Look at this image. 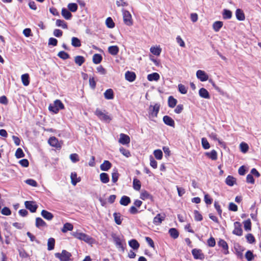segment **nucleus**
Instances as JSON below:
<instances>
[{
  "instance_id": "f257e3e1",
  "label": "nucleus",
  "mask_w": 261,
  "mask_h": 261,
  "mask_svg": "<svg viewBox=\"0 0 261 261\" xmlns=\"http://www.w3.org/2000/svg\"><path fill=\"white\" fill-rule=\"evenodd\" d=\"M111 236L116 247L120 249L122 252H124L126 246L125 240L122 239L116 233H113L112 234Z\"/></svg>"
},
{
  "instance_id": "f03ea898",
  "label": "nucleus",
  "mask_w": 261,
  "mask_h": 261,
  "mask_svg": "<svg viewBox=\"0 0 261 261\" xmlns=\"http://www.w3.org/2000/svg\"><path fill=\"white\" fill-rule=\"evenodd\" d=\"M64 109V106L62 102L59 99H56L54 101V103L50 104L48 107V110L57 114L59 112L60 110H63Z\"/></svg>"
},
{
  "instance_id": "7ed1b4c3",
  "label": "nucleus",
  "mask_w": 261,
  "mask_h": 261,
  "mask_svg": "<svg viewBox=\"0 0 261 261\" xmlns=\"http://www.w3.org/2000/svg\"><path fill=\"white\" fill-rule=\"evenodd\" d=\"M94 114L101 121L109 122L111 120V118L106 110L102 111L97 108L96 109Z\"/></svg>"
},
{
  "instance_id": "20e7f679",
  "label": "nucleus",
  "mask_w": 261,
  "mask_h": 261,
  "mask_svg": "<svg viewBox=\"0 0 261 261\" xmlns=\"http://www.w3.org/2000/svg\"><path fill=\"white\" fill-rule=\"evenodd\" d=\"M71 235L75 238L77 239L83 241L87 243H91L92 241V238L88 236V234L83 233L79 232L77 231L73 232Z\"/></svg>"
},
{
  "instance_id": "39448f33",
  "label": "nucleus",
  "mask_w": 261,
  "mask_h": 261,
  "mask_svg": "<svg viewBox=\"0 0 261 261\" xmlns=\"http://www.w3.org/2000/svg\"><path fill=\"white\" fill-rule=\"evenodd\" d=\"M55 256L60 261H70L72 254L66 250H63L61 253H55Z\"/></svg>"
},
{
  "instance_id": "423d86ee",
  "label": "nucleus",
  "mask_w": 261,
  "mask_h": 261,
  "mask_svg": "<svg viewBox=\"0 0 261 261\" xmlns=\"http://www.w3.org/2000/svg\"><path fill=\"white\" fill-rule=\"evenodd\" d=\"M160 103H156L153 106L150 105L149 107V115L153 117H156L160 109Z\"/></svg>"
},
{
  "instance_id": "0eeeda50",
  "label": "nucleus",
  "mask_w": 261,
  "mask_h": 261,
  "mask_svg": "<svg viewBox=\"0 0 261 261\" xmlns=\"http://www.w3.org/2000/svg\"><path fill=\"white\" fill-rule=\"evenodd\" d=\"M123 19L124 23L130 26L133 24V20L132 15L128 11L123 10Z\"/></svg>"
},
{
  "instance_id": "6e6552de",
  "label": "nucleus",
  "mask_w": 261,
  "mask_h": 261,
  "mask_svg": "<svg viewBox=\"0 0 261 261\" xmlns=\"http://www.w3.org/2000/svg\"><path fill=\"white\" fill-rule=\"evenodd\" d=\"M24 205L31 213L36 212L38 208V205L34 201H26L24 202Z\"/></svg>"
},
{
  "instance_id": "1a4fd4ad",
  "label": "nucleus",
  "mask_w": 261,
  "mask_h": 261,
  "mask_svg": "<svg viewBox=\"0 0 261 261\" xmlns=\"http://www.w3.org/2000/svg\"><path fill=\"white\" fill-rule=\"evenodd\" d=\"M192 253L195 259L203 260L205 258V255L201 249H193L192 250Z\"/></svg>"
},
{
  "instance_id": "9d476101",
  "label": "nucleus",
  "mask_w": 261,
  "mask_h": 261,
  "mask_svg": "<svg viewBox=\"0 0 261 261\" xmlns=\"http://www.w3.org/2000/svg\"><path fill=\"white\" fill-rule=\"evenodd\" d=\"M196 76L198 79L201 82H204L208 80V76L204 71L201 70H197L196 72Z\"/></svg>"
},
{
  "instance_id": "9b49d317",
  "label": "nucleus",
  "mask_w": 261,
  "mask_h": 261,
  "mask_svg": "<svg viewBox=\"0 0 261 261\" xmlns=\"http://www.w3.org/2000/svg\"><path fill=\"white\" fill-rule=\"evenodd\" d=\"M118 142L122 145L128 144L130 142V139L128 135L121 133L120 134V138Z\"/></svg>"
},
{
  "instance_id": "f8f14e48",
  "label": "nucleus",
  "mask_w": 261,
  "mask_h": 261,
  "mask_svg": "<svg viewBox=\"0 0 261 261\" xmlns=\"http://www.w3.org/2000/svg\"><path fill=\"white\" fill-rule=\"evenodd\" d=\"M163 121L164 123L172 127H175V122L174 120L168 115H165L163 118Z\"/></svg>"
},
{
  "instance_id": "ddd939ff",
  "label": "nucleus",
  "mask_w": 261,
  "mask_h": 261,
  "mask_svg": "<svg viewBox=\"0 0 261 261\" xmlns=\"http://www.w3.org/2000/svg\"><path fill=\"white\" fill-rule=\"evenodd\" d=\"M48 144L53 146L56 148H60L61 145L59 143L58 140L55 137H51L48 140Z\"/></svg>"
},
{
  "instance_id": "4468645a",
  "label": "nucleus",
  "mask_w": 261,
  "mask_h": 261,
  "mask_svg": "<svg viewBox=\"0 0 261 261\" xmlns=\"http://www.w3.org/2000/svg\"><path fill=\"white\" fill-rule=\"evenodd\" d=\"M140 198L143 200L150 199L151 201H153V197L147 191H143L140 194Z\"/></svg>"
},
{
  "instance_id": "2eb2a0df",
  "label": "nucleus",
  "mask_w": 261,
  "mask_h": 261,
  "mask_svg": "<svg viewBox=\"0 0 261 261\" xmlns=\"http://www.w3.org/2000/svg\"><path fill=\"white\" fill-rule=\"evenodd\" d=\"M35 225L36 227L38 228L47 226L46 223L40 217H37L36 218Z\"/></svg>"
},
{
  "instance_id": "dca6fc26",
  "label": "nucleus",
  "mask_w": 261,
  "mask_h": 261,
  "mask_svg": "<svg viewBox=\"0 0 261 261\" xmlns=\"http://www.w3.org/2000/svg\"><path fill=\"white\" fill-rule=\"evenodd\" d=\"M41 215L44 219L48 221L51 220L54 218V215L52 213L45 210H43L41 211Z\"/></svg>"
},
{
  "instance_id": "f3484780",
  "label": "nucleus",
  "mask_w": 261,
  "mask_h": 261,
  "mask_svg": "<svg viewBox=\"0 0 261 261\" xmlns=\"http://www.w3.org/2000/svg\"><path fill=\"white\" fill-rule=\"evenodd\" d=\"M112 167V164L107 160L104 161L102 164L100 166V168L102 171H108Z\"/></svg>"
},
{
  "instance_id": "a211bd4d",
  "label": "nucleus",
  "mask_w": 261,
  "mask_h": 261,
  "mask_svg": "<svg viewBox=\"0 0 261 261\" xmlns=\"http://www.w3.org/2000/svg\"><path fill=\"white\" fill-rule=\"evenodd\" d=\"M205 155L212 160L215 161L217 159V152L215 150H212L210 152L204 153Z\"/></svg>"
},
{
  "instance_id": "6ab92c4d",
  "label": "nucleus",
  "mask_w": 261,
  "mask_h": 261,
  "mask_svg": "<svg viewBox=\"0 0 261 261\" xmlns=\"http://www.w3.org/2000/svg\"><path fill=\"white\" fill-rule=\"evenodd\" d=\"M199 96L203 98L209 99L210 98V95L206 89L204 88H201L199 90Z\"/></svg>"
},
{
  "instance_id": "aec40b11",
  "label": "nucleus",
  "mask_w": 261,
  "mask_h": 261,
  "mask_svg": "<svg viewBox=\"0 0 261 261\" xmlns=\"http://www.w3.org/2000/svg\"><path fill=\"white\" fill-rule=\"evenodd\" d=\"M165 214H163V216H161L160 214H157V215L154 218L153 222L155 225L160 224L162 221L165 219Z\"/></svg>"
},
{
  "instance_id": "412c9836",
  "label": "nucleus",
  "mask_w": 261,
  "mask_h": 261,
  "mask_svg": "<svg viewBox=\"0 0 261 261\" xmlns=\"http://www.w3.org/2000/svg\"><path fill=\"white\" fill-rule=\"evenodd\" d=\"M243 249H241V247L238 244H235L234 247V252L236 253L238 257L242 258Z\"/></svg>"
},
{
  "instance_id": "4be33fe9",
  "label": "nucleus",
  "mask_w": 261,
  "mask_h": 261,
  "mask_svg": "<svg viewBox=\"0 0 261 261\" xmlns=\"http://www.w3.org/2000/svg\"><path fill=\"white\" fill-rule=\"evenodd\" d=\"M136 74L134 72L127 71L125 74V79L129 82H133L136 79Z\"/></svg>"
},
{
  "instance_id": "5701e85b",
  "label": "nucleus",
  "mask_w": 261,
  "mask_h": 261,
  "mask_svg": "<svg viewBox=\"0 0 261 261\" xmlns=\"http://www.w3.org/2000/svg\"><path fill=\"white\" fill-rule=\"evenodd\" d=\"M236 16L237 19L240 21L244 20L245 19V14L243 10L240 9H238L236 10Z\"/></svg>"
},
{
  "instance_id": "b1692460",
  "label": "nucleus",
  "mask_w": 261,
  "mask_h": 261,
  "mask_svg": "<svg viewBox=\"0 0 261 261\" xmlns=\"http://www.w3.org/2000/svg\"><path fill=\"white\" fill-rule=\"evenodd\" d=\"M131 202L130 198L127 196L124 195L121 197L120 200V204L123 206L128 205Z\"/></svg>"
},
{
  "instance_id": "393cba45",
  "label": "nucleus",
  "mask_w": 261,
  "mask_h": 261,
  "mask_svg": "<svg viewBox=\"0 0 261 261\" xmlns=\"http://www.w3.org/2000/svg\"><path fill=\"white\" fill-rule=\"evenodd\" d=\"M177 103L176 99L173 97L172 96H170L168 99V107L171 108H173L175 107Z\"/></svg>"
},
{
  "instance_id": "a878e982",
  "label": "nucleus",
  "mask_w": 261,
  "mask_h": 261,
  "mask_svg": "<svg viewBox=\"0 0 261 261\" xmlns=\"http://www.w3.org/2000/svg\"><path fill=\"white\" fill-rule=\"evenodd\" d=\"M70 178L71 180V184L73 186H75L77 182L81 181L80 177H77V174L75 172L71 173Z\"/></svg>"
},
{
  "instance_id": "bb28decb",
  "label": "nucleus",
  "mask_w": 261,
  "mask_h": 261,
  "mask_svg": "<svg viewBox=\"0 0 261 261\" xmlns=\"http://www.w3.org/2000/svg\"><path fill=\"white\" fill-rule=\"evenodd\" d=\"M119 50V47L117 45L110 46L108 48L109 53L113 56L117 55Z\"/></svg>"
},
{
  "instance_id": "cd10ccee",
  "label": "nucleus",
  "mask_w": 261,
  "mask_h": 261,
  "mask_svg": "<svg viewBox=\"0 0 261 261\" xmlns=\"http://www.w3.org/2000/svg\"><path fill=\"white\" fill-rule=\"evenodd\" d=\"M61 14L63 17L67 20L70 19L72 17V14L69 10L64 8L62 9Z\"/></svg>"
},
{
  "instance_id": "c85d7f7f",
  "label": "nucleus",
  "mask_w": 261,
  "mask_h": 261,
  "mask_svg": "<svg viewBox=\"0 0 261 261\" xmlns=\"http://www.w3.org/2000/svg\"><path fill=\"white\" fill-rule=\"evenodd\" d=\"M73 226L70 223H66L64 224L63 228L61 229V231L63 233H66L67 231H71L73 229Z\"/></svg>"
},
{
  "instance_id": "c756f323",
  "label": "nucleus",
  "mask_w": 261,
  "mask_h": 261,
  "mask_svg": "<svg viewBox=\"0 0 261 261\" xmlns=\"http://www.w3.org/2000/svg\"><path fill=\"white\" fill-rule=\"evenodd\" d=\"M218 245L219 246L222 247L224 250L225 254H227L228 253V245L226 241L220 239L218 243Z\"/></svg>"
},
{
  "instance_id": "7c9ffc66",
  "label": "nucleus",
  "mask_w": 261,
  "mask_h": 261,
  "mask_svg": "<svg viewBox=\"0 0 261 261\" xmlns=\"http://www.w3.org/2000/svg\"><path fill=\"white\" fill-rule=\"evenodd\" d=\"M55 246V240L53 238H49L47 241V250L49 251L54 249Z\"/></svg>"
},
{
  "instance_id": "2f4dec72",
  "label": "nucleus",
  "mask_w": 261,
  "mask_h": 261,
  "mask_svg": "<svg viewBox=\"0 0 261 261\" xmlns=\"http://www.w3.org/2000/svg\"><path fill=\"white\" fill-rule=\"evenodd\" d=\"M99 177L101 182L103 184H107L109 182L110 180L108 174L105 172L100 173Z\"/></svg>"
},
{
  "instance_id": "473e14b6",
  "label": "nucleus",
  "mask_w": 261,
  "mask_h": 261,
  "mask_svg": "<svg viewBox=\"0 0 261 261\" xmlns=\"http://www.w3.org/2000/svg\"><path fill=\"white\" fill-rule=\"evenodd\" d=\"M105 98L107 99H112L114 98V92L112 89H107L104 93Z\"/></svg>"
},
{
  "instance_id": "72a5a7b5",
  "label": "nucleus",
  "mask_w": 261,
  "mask_h": 261,
  "mask_svg": "<svg viewBox=\"0 0 261 261\" xmlns=\"http://www.w3.org/2000/svg\"><path fill=\"white\" fill-rule=\"evenodd\" d=\"M159 79L160 75L156 72H154L147 75V79L149 81H157L159 80Z\"/></svg>"
},
{
  "instance_id": "f704fd0d",
  "label": "nucleus",
  "mask_w": 261,
  "mask_h": 261,
  "mask_svg": "<svg viewBox=\"0 0 261 261\" xmlns=\"http://www.w3.org/2000/svg\"><path fill=\"white\" fill-rule=\"evenodd\" d=\"M170 236L174 239H177L179 236V232L176 228H172L169 230Z\"/></svg>"
},
{
  "instance_id": "c9c22d12",
  "label": "nucleus",
  "mask_w": 261,
  "mask_h": 261,
  "mask_svg": "<svg viewBox=\"0 0 261 261\" xmlns=\"http://www.w3.org/2000/svg\"><path fill=\"white\" fill-rule=\"evenodd\" d=\"M128 244L130 247L134 249H138L139 248L140 244L135 239H132L128 242Z\"/></svg>"
},
{
  "instance_id": "e433bc0d",
  "label": "nucleus",
  "mask_w": 261,
  "mask_h": 261,
  "mask_svg": "<svg viewBox=\"0 0 261 261\" xmlns=\"http://www.w3.org/2000/svg\"><path fill=\"white\" fill-rule=\"evenodd\" d=\"M141 187V181L138 179L135 178L133 180V188L136 191H139Z\"/></svg>"
},
{
  "instance_id": "4c0bfd02",
  "label": "nucleus",
  "mask_w": 261,
  "mask_h": 261,
  "mask_svg": "<svg viewBox=\"0 0 261 261\" xmlns=\"http://www.w3.org/2000/svg\"><path fill=\"white\" fill-rule=\"evenodd\" d=\"M71 45L75 47H80L81 46L80 40L77 37H73L71 38Z\"/></svg>"
},
{
  "instance_id": "58836bf2",
  "label": "nucleus",
  "mask_w": 261,
  "mask_h": 261,
  "mask_svg": "<svg viewBox=\"0 0 261 261\" xmlns=\"http://www.w3.org/2000/svg\"><path fill=\"white\" fill-rule=\"evenodd\" d=\"M150 52L155 56H159L161 53L162 49L160 47L152 46L150 48Z\"/></svg>"
},
{
  "instance_id": "ea45409f",
  "label": "nucleus",
  "mask_w": 261,
  "mask_h": 261,
  "mask_svg": "<svg viewBox=\"0 0 261 261\" xmlns=\"http://www.w3.org/2000/svg\"><path fill=\"white\" fill-rule=\"evenodd\" d=\"M114 220L117 225H121L122 223V219L121 218V214L119 213H114L113 214Z\"/></svg>"
},
{
  "instance_id": "a19ab883",
  "label": "nucleus",
  "mask_w": 261,
  "mask_h": 261,
  "mask_svg": "<svg viewBox=\"0 0 261 261\" xmlns=\"http://www.w3.org/2000/svg\"><path fill=\"white\" fill-rule=\"evenodd\" d=\"M102 58L101 55L98 54H95L93 56V62L96 64H98L101 62Z\"/></svg>"
},
{
  "instance_id": "79ce46f5",
  "label": "nucleus",
  "mask_w": 261,
  "mask_h": 261,
  "mask_svg": "<svg viewBox=\"0 0 261 261\" xmlns=\"http://www.w3.org/2000/svg\"><path fill=\"white\" fill-rule=\"evenodd\" d=\"M85 61V58L81 56H77L74 58L75 63L79 66H81Z\"/></svg>"
},
{
  "instance_id": "37998d69",
  "label": "nucleus",
  "mask_w": 261,
  "mask_h": 261,
  "mask_svg": "<svg viewBox=\"0 0 261 261\" xmlns=\"http://www.w3.org/2000/svg\"><path fill=\"white\" fill-rule=\"evenodd\" d=\"M223 26V22L222 21H215L213 25V29L216 32H218L220 29L222 28Z\"/></svg>"
},
{
  "instance_id": "c03bdc74",
  "label": "nucleus",
  "mask_w": 261,
  "mask_h": 261,
  "mask_svg": "<svg viewBox=\"0 0 261 261\" xmlns=\"http://www.w3.org/2000/svg\"><path fill=\"white\" fill-rule=\"evenodd\" d=\"M56 24L57 26L62 27L63 29L68 28L67 23L63 20L57 19L56 22Z\"/></svg>"
},
{
  "instance_id": "a18cd8bd",
  "label": "nucleus",
  "mask_w": 261,
  "mask_h": 261,
  "mask_svg": "<svg viewBox=\"0 0 261 261\" xmlns=\"http://www.w3.org/2000/svg\"><path fill=\"white\" fill-rule=\"evenodd\" d=\"M106 24L109 28L112 29L115 27V23L114 22L112 18L110 17L107 18L106 20Z\"/></svg>"
},
{
  "instance_id": "49530a36",
  "label": "nucleus",
  "mask_w": 261,
  "mask_h": 261,
  "mask_svg": "<svg viewBox=\"0 0 261 261\" xmlns=\"http://www.w3.org/2000/svg\"><path fill=\"white\" fill-rule=\"evenodd\" d=\"M68 10L72 12H75L77 10V5L75 3H69L67 6Z\"/></svg>"
},
{
  "instance_id": "de8ad7c7",
  "label": "nucleus",
  "mask_w": 261,
  "mask_h": 261,
  "mask_svg": "<svg viewBox=\"0 0 261 261\" xmlns=\"http://www.w3.org/2000/svg\"><path fill=\"white\" fill-rule=\"evenodd\" d=\"M240 148L241 151L243 153H246L248 150L249 146L247 143H246L245 142H242L240 144Z\"/></svg>"
},
{
  "instance_id": "09e8293b",
  "label": "nucleus",
  "mask_w": 261,
  "mask_h": 261,
  "mask_svg": "<svg viewBox=\"0 0 261 261\" xmlns=\"http://www.w3.org/2000/svg\"><path fill=\"white\" fill-rule=\"evenodd\" d=\"M15 155L17 159H19L24 157L25 154L22 149L20 148H18L15 152Z\"/></svg>"
},
{
  "instance_id": "8fccbe9b",
  "label": "nucleus",
  "mask_w": 261,
  "mask_h": 261,
  "mask_svg": "<svg viewBox=\"0 0 261 261\" xmlns=\"http://www.w3.org/2000/svg\"><path fill=\"white\" fill-rule=\"evenodd\" d=\"M194 219L195 221H201L203 219L202 215L197 211L195 210L194 211Z\"/></svg>"
},
{
  "instance_id": "3c124183",
  "label": "nucleus",
  "mask_w": 261,
  "mask_h": 261,
  "mask_svg": "<svg viewBox=\"0 0 261 261\" xmlns=\"http://www.w3.org/2000/svg\"><path fill=\"white\" fill-rule=\"evenodd\" d=\"M58 56L63 60H66L69 58V55L64 51H61L58 54Z\"/></svg>"
},
{
  "instance_id": "603ef678",
  "label": "nucleus",
  "mask_w": 261,
  "mask_h": 261,
  "mask_svg": "<svg viewBox=\"0 0 261 261\" xmlns=\"http://www.w3.org/2000/svg\"><path fill=\"white\" fill-rule=\"evenodd\" d=\"M201 144L204 149H209L210 147V145L205 138H202L201 139Z\"/></svg>"
},
{
  "instance_id": "864d4df0",
  "label": "nucleus",
  "mask_w": 261,
  "mask_h": 261,
  "mask_svg": "<svg viewBox=\"0 0 261 261\" xmlns=\"http://www.w3.org/2000/svg\"><path fill=\"white\" fill-rule=\"evenodd\" d=\"M154 155L157 160H161L163 157V152L160 149L155 150L153 152Z\"/></svg>"
},
{
  "instance_id": "5fc2aeb1",
  "label": "nucleus",
  "mask_w": 261,
  "mask_h": 261,
  "mask_svg": "<svg viewBox=\"0 0 261 261\" xmlns=\"http://www.w3.org/2000/svg\"><path fill=\"white\" fill-rule=\"evenodd\" d=\"M244 229L246 231H250L251 229V223L250 219H248L244 222Z\"/></svg>"
},
{
  "instance_id": "6e6d98bb",
  "label": "nucleus",
  "mask_w": 261,
  "mask_h": 261,
  "mask_svg": "<svg viewBox=\"0 0 261 261\" xmlns=\"http://www.w3.org/2000/svg\"><path fill=\"white\" fill-rule=\"evenodd\" d=\"M245 257L248 261H252L254 257V255L251 251L248 250L245 253Z\"/></svg>"
},
{
  "instance_id": "4d7b16f0",
  "label": "nucleus",
  "mask_w": 261,
  "mask_h": 261,
  "mask_svg": "<svg viewBox=\"0 0 261 261\" xmlns=\"http://www.w3.org/2000/svg\"><path fill=\"white\" fill-rule=\"evenodd\" d=\"M19 256L21 258H27L29 257V254L25 251L24 249H20L18 250Z\"/></svg>"
},
{
  "instance_id": "13d9d810",
  "label": "nucleus",
  "mask_w": 261,
  "mask_h": 261,
  "mask_svg": "<svg viewBox=\"0 0 261 261\" xmlns=\"http://www.w3.org/2000/svg\"><path fill=\"white\" fill-rule=\"evenodd\" d=\"M25 183L28 185L34 187H36L38 186V184L36 180L33 179H28L25 180Z\"/></svg>"
},
{
  "instance_id": "bf43d9fd",
  "label": "nucleus",
  "mask_w": 261,
  "mask_h": 261,
  "mask_svg": "<svg viewBox=\"0 0 261 261\" xmlns=\"http://www.w3.org/2000/svg\"><path fill=\"white\" fill-rule=\"evenodd\" d=\"M242 229L240 226H239L238 227L236 226L235 227L234 229L232 231V233L237 236H241L242 234Z\"/></svg>"
},
{
  "instance_id": "052dcab7",
  "label": "nucleus",
  "mask_w": 261,
  "mask_h": 261,
  "mask_svg": "<svg viewBox=\"0 0 261 261\" xmlns=\"http://www.w3.org/2000/svg\"><path fill=\"white\" fill-rule=\"evenodd\" d=\"M119 178V173L116 170L113 172L112 174V181L113 182L115 183L117 181Z\"/></svg>"
},
{
  "instance_id": "680f3d73",
  "label": "nucleus",
  "mask_w": 261,
  "mask_h": 261,
  "mask_svg": "<svg viewBox=\"0 0 261 261\" xmlns=\"http://www.w3.org/2000/svg\"><path fill=\"white\" fill-rule=\"evenodd\" d=\"M207 245L210 247H214L216 245V241L215 239L213 237H211L207 240Z\"/></svg>"
},
{
  "instance_id": "e2e57ef3",
  "label": "nucleus",
  "mask_w": 261,
  "mask_h": 261,
  "mask_svg": "<svg viewBox=\"0 0 261 261\" xmlns=\"http://www.w3.org/2000/svg\"><path fill=\"white\" fill-rule=\"evenodd\" d=\"M246 238L247 242L250 244L253 243L255 240L254 236L251 233H248L246 235Z\"/></svg>"
},
{
  "instance_id": "0e129e2a",
  "label": "nucleus",
  "mask_w": 261,
  "mask_h": 261,
  "mask_svg": "<svg viewBox=\"0 0 261 261\" xmlns=\"http://www.w3.org/2000/svg\"><path fill=\"white\" fill-rule=\"evenodd\" d=\"M120 152L124 156L128 157L130 155V152L127 149L121 147L119 149Z\"/></svg>"
},
{
  "instance_id": "69168bd1",
  "label": "nucleus",
  "mask_w": 261,
  "mask_h": 261,
  "mask_svg": "<svg viewBox=\"0 0 261 261\" xmlns=\"http://www.w3.org/2000/svg\"><path fill=\"white\" fill-rule=\"evenodd\" d=\"M70 159L73 163H76L79 161V156L76 153H72L70 155Z\"/></svg>"
},
{
  "instance_id": "338daca9",
  "label": "nucleus",
  "mask_w": 261,
  "mask_h": 261,
  "mask_svg": "<svg viewBox=\"0 0 261 261\" xmlns=\"http://www.w3.org/2000/svg\"><path fill=\"white\" fill-rule=\"evenodd\" d=\"M3 215L5 216H9L11 214V211L9 207H4L1 211Z\"/></svg>"
},
{
  "instance_id": "774afa93",
  "label": "nucleus",
  "mask_w": 261,
  "mask_h": 261,
  "mask_svg": "<svg viewBox=\"0 0 261 261\" xmlns=\"http://www.w3.org/2000/svg\"><path fill=\"white\" fill-rule=\"evenodd\" d=\"M204 200L206 204H211L213 202V199L211 198L208 194L204 195Z\"/></svg>"
}]
</instances>
